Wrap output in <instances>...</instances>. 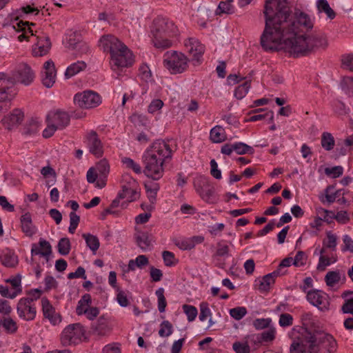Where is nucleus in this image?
I'll list each match as a JSON object with an SVG mask.
<instances>
[{
	"label": "nucleus",
	"instance_id": "7",
	"mask_svg": "<svg viewBox=\"0 0 353 353\" xmlns=\"http://www.w3.org/2000/svg\"><path fill=\"white\" fill-rule=\"evenodd\" d=\"M188 58L181 52L168 51L164 54V66L171 74H180L188 67Z\"/></svg>",
	"mask_w": 353,
	"mask_h": 353
},
{
	"label": "nucleus",
	"instance_id": "34",
	"mask_svg": "<svg viewBox=\"0 0 353 353\" xmlns=\"http://www.w3.org/2000/svg\"><path fill=\"white\" fill-rule=\"evenodd\" d=\"M0 259L1 263L8 268H14L18 264V256L10 252L3 254Z\"/></svg>",
	"mask_w": 353,
	"mask_h": 353
},
{
	"label": "nucleus",
	"instance_id": "42",
	"mask_svg": "<svg viewBox=\"0 0 353 353\" xmlns=\"http://www.w3.org/2000/svg\"><path fill=\"white\" fill-rule=\"evenodd\" d=\"M341 276L339 271H329L325 276V281L327 286L333 287L335 284L339 282Z\"/></svg>",
	"mask_w": 353,
	"mask_h": 353
},
{
	"label": "nucleus",
	"instance_id": "22",
	"mask_svg": "<svg viewBox=\"0 0 353 353\" xmlns=\"http://www.w3.org/2000/svg\"><path fill=\"white\" fill-rule=\"evenodd\" d=\"M185 50L189 59L199 61V40L196 38H188L184 42Z\"/></svg>",
	"mask_w": 353,
	"mask_h": 353
},
{
	"label": "nucleus",
	"instance_id": "19",
	"mask_svg": "<svg viewBox=\"0 0 353 353\" xmlns=\"http://www.w3.org/2000/svg\"><path fill=\"white\" fill-rule=\"evenodd\" d=\"M37 41L32 48V54L34 57L46 55L51 47L50 39L48 37H37Z\"/></svg>",
	"mask_w": 353,
	"mask_h": 353
},
{
	"label": "nucleus",
	"instance_id": "25",
	"mask_svg": "<svg viewBox=\"0 0 353 353\" xmlns=\"http://www.w3.org/2000/svg\"><path fill=\"white\" fill-rule=\"evenodd\" d=\"M208 320L207 323H204L201 329L205 332L212 324L211 312L210 309L208 307L206 303H202L200 304V321L204 322Z\"/></svg>",
	"mask_w": 353,
	"mask_h": 353
},
{
	"label": "nucleus",
	"instance_id": "30",
	"mask_svg": "<svg viewBox=\"0 0 353 353\" xmlns=\"http://www.w3.org/2000/svg\"><path fill=\"white\" fill-rule=\"evenodd\" d=\"M341 90L350 97H353V77L345 76L340 81Z\"/></svg>",
	"mask_w": 353,
	"mask_h": 353
},
{
	"label": "nucleus",
	"instance_id": "37",
	"mask_svg": "<svg viewBox=\"0 0 353 353\" xmlns=\"http://www.w3.org/2000/svg\"><path fill=\"white\" fill-rule=\"evenodd\" d=\"M321 145L327 151L333 149L334 146V139L331 133L327 132H323L321 135Z\"/></svg>",
	"mask_w": 353,
	"mask_h": 353
},
{
	"label": "nucleus",
	"instance_id": "17",
	"mask_svg": "<svg viewBox=\"0 0 353 353\" xmlns=\"http://www.w3.org/2000/svg\"><path fill=\"white\" fill-rule=\"evenodd\" d=\"M23 112L21 110L14 109L9 114L5 116L1 121L6 129L11 130L19 125L23 121Z\"/></svg>",
	"mask_w": 353,
	"mask_h": 353
},
{
	"label": "nucleus",
	"instance_id": "55",
	"mask_svg": "<svg viewBox=\"0 0 353 353\" xmlns=\"http://www.w3.org/2000/svg\"><path fill=\"white\" fill-rule=\"evenodd\" d=\"M233 350L236 353H250V347L247 342H234L232 345Z\"/></svg>",
	"mask_w": 353,
	"mask_h": 353
},
{
	"label": "nucleus",
	"instance_id": "9",
	"mask_svg": "<svg viewBox=\"0 0 353 353\" xmlns=\"http://www.w3.org/2000/svg\"><path fill=\"white\" fill-rule=\"evenodd\" d=\"M74 103L82 109L94 108L101 103V96L94 91L87 90L77 93Z\"/></svg>",
	"mask_w": 353,
	"mask_h": 353
},
{
	"label": "nucleus",
	"instance_id": "2",
	"mask_svg": "<svg viewBox=\"0 0 353 353\" xmlns=\"http://www.w3.org/2000/svg\"><path fill=\"white\" fill-rule=\"evenodd\" d=\"M337 349L336 340L323 330L301 327L292 332L290 353H335Z\"/></svg>",
	"mask_w": 353,
	"mask_h": 353
},
{
	"label": "nucleus",
	"instance_id": "63",
	"mask_svg": "<svg viewBox=\"0 0 353 353\" xmlns=\"http://www.w3.org/2000/svg\"><path fill=\"white\" fill-rule=\"evenodd\" d=\"M293 323L292 316L288 313L281 314L279 318V325L281 327H288Z\"/></svg>",
	"mask_w": 353,
	"mask_h": 353
},
{
	"label": "nucleus",
	"instance_id": "64",
	"mask_svg": "<svg viewBox=\"0 0 353 353\" xmlns=\"http://www.w3.org/2000/svg\"><path fill=\"white\" fill-rule=\"evenodd\" d=\"M150 275L154 282L160 281L163 277V272L160 269L151 266L150 268Z\"/></svg>",
	"mask_w": 353,
	"mask_h": 353
},
{
	"label": "nucleus",
	"instance_id": "13",
	"mask_svg": "<svg viewBox=\"0 0 353 353\" xmlns=\"http://www.w3.org/2000/svg\"><path fill=\"white\" fill-rule=\"evenodd\" d=\"M307 300L313 305L317 307L319 310L323 311L328 310L329 301L327 300V295L323 292L318 290H312L307 292Z\"/></svg>",
	"mask_w": 353,
	"mask_h": 353
},
{
	"label": "nucleus",
	"instance_id": "35",
	"mask_svg": "<svg viewBox=\"0 0 353 353\" xmlns=\"http://www.w3.org/2000/svg\"><path fill=\"white\" fill-rule=\"evenodd\" d=\"M316 6L319 12H325L330 19L335 18L336 12L331 8L327 0H318Z\"/></svg>",
	"mask_w": 353,
	"mask_h": 353
},
{
	"label": "nucleus",
	"instance_id": "57",
	"mask_svg": "<svg viewBox=\"0 0 353 353\" xmlns=\"http://www.w3.org/2000/svg\"><path fill=\"white\" fill-rule=\"evenodd\" d=\"M10 88L7 81H3L0 79V101L9 100L8 90Z\"/></svg>",
	"mask_w": 353,
	"mask_h": 353
},
{
	"label": "nucleus",
	"instance_id": "11",
	"mask_svg": "<svg viewBox=\"0 0 353 353\" xmlns=\"http://www.w3.org/2000/svg\"><path fill=\"white\" fill-rule=\"evenodd\" d=\"M138 188V183L134 179L130 176H125L123 178L121 190L119 192V197L126 199L128 202L134 201L140 195Z\"/></svg>",
	"mask_w": 353,
	"mask_h": 353
},
{
	"label": "nucleus",
	"instance_id": "24",
	"mask_svg": "<svg viewBox=\"0 0 353 353\" xmlns=\"http://www.w3.org/2000/svg\"><path fill=\"white\" fill-rule=\"evenodd\" d=\"M254 114L250 116L248 121H257L263 119H268V123H272L274 120V112L272 110H266L263 108H259L253 111Z\"/></svg>",
	"mask_w": 353,
	"mask_h": 353
},
{
	"label": "nucleus",
	"instance_id": "15",
	"mask_svg": "<svg viewBox=\"0 0 353 353\" xmlns=\"http://www.w3.org/2000/svg\"><path fill=\"white\" fill-rule=\"evenodd\" d=\"M43 71L42 72V83L46 88H51L55 83L57 77V70L52 60L50 59L43 64Z\"/></svg>",
	"mask_w": 353,
	"mask_h": 353
},
{
	"label": "nucleus",
	"instance_id": "62",
	"mask_svg": "<svg viewBox=\"0 0 353 353\" xmlns=\"http://www.w3.org/2000/svg\"><path fill=\"white\" fill-rule=\"evenodd\" d=\"M334 110L339 116L346 115L349 113V109L346 108L345 104L340 101L335 103Z\"/></svg>",
	"mask_w": 353,
	"mask_h": 353
},
{
	"label": "nucleus",
	"instance_id": "18",
	"mask_svg": "<svg viewBox=\"0 0 353 353\" xmlns=\"http://www.w3.org/2000/svg\"><path fill=\"white\" fill-rule=\"evenodd\" d=\"M31 254L32 256L40 254L45 257L48 261L50 255L52 254V246L48 241L41 238L39 245L36 243L32 245Z\"/></svg>",
	"mask_w": 353,
	"mask_h": 353
},
{
	"label": "nucleus",
	"instance_id": "60",
	"mask_svg": "<svg viewBox=\"0 0 353 353\" xmlns=\"http://www.w3.org/2000/svg\"><path fill=\"white\" fill-rule=\"evenodd\" d=\"M163 106V102L162 100L157 99L152 101L148 107V111L149 113L154 114L158 110H161Z\"/></svg>",
	"mask_w": 353,
	"mask_h": 353
},
{
	"label": "nucleus",
	"instance_id": "61",
	"mask_svg": "<svg viewBox=\"0 0 353 353\" xmlns=\"http://www.w3.org/2000/svg\"><path fill=\"white\" fill-rule=\"evenodd\" d=\"M327 175H332V178H338L343 174V169L341 166H334L332 168H327L325 170Z\"/></svg>",
	"mask_w": 353,
	"mask_h": 353
},
{
	"label": "nucleus",
	"instance_id": "39",
	"mask_svg": "<svg viewBox=\"0 0 353 353\" xmlns=\"http://www.w3.org/2000/svg\"><path fill=\"white\" fill-rule=\"evenodd\" d=\"M251 86V81H246L241 85H239L235 88L234 90V97L237 99H243L248 92L249 89Z\"/></svg>",
	"mask_w": 353,
	"mask_h": 353
},
{
	"label": "nucleus",
	"instance_id": "21",
	"mask_svg": "<svg viewBox=\"0 0 353 353\" xmlns=\"http://www.w3.org/2000/svg\"><path fill=\"white\" fill-rule=\"evenodd\" d=\"M20 221L21 230L27 236L31 237L37 233V229L32 223L30 212L23 214L21 216Z\"/></svg>",
	"mask_w": 353,
	"mask_h": 353
},
{
	"label": "nucleus",
	"instance_id": "45",
	"mask_svg": "<svg viewBox=\"0 0 353 353\" xmlns=\"http://www.w3.org/2000/svg\"><path fill=\"white\" fill-rule=\"evenodd\" d=\"M327 240H323V245L327 248L331 249L332 251L336 250L337 245V237L335 234H332V232H327L326 233Z\"/></svg>",
	"mask_w": 353,
	"mask_h": 353
},
{
	"label": "nucleus",
	"instance_id": "4",
	"mask_svg": "<svg viewBox=\"0 0 353 353\" xmlns=\"http://www.w3.org/2000/svg\"><path fill=\"white\" fill-rule=\"evenodd\" d=\"M99 46L104 52L110 53V63L114 70L132 65L130 50L116 37L111 34L103 36L99 40Z\"/></svg>",
	"mask_w": 353,
	"mask_h": 353
},
{
	"label": "nucleus",
	"instance_id": "10",
	"mask_svg": "<svg viewBox=\"0 0 353 353\" xmlns=\"http://www.w3.org/2000/svg\"><path fill=\"white\" fill-rule=\"evenodd\" d=\"M35 75L30 65L25 63H19L12 72V82L19 83L25 85L31 84Z\"/></svg>",
	"mask_w": 353,
	"mask_h": 353
},
{
	"label": "nucleus",
	"instance_id": "3",
	"mask_svg": "<svg viewBox=\"0 0 353 353\" xmlns=\"http://www.w3.org/2000/svg\"><path fill=\"white\" fill-rule=\"evenodd\" d=\"M172 157V150L165 141L157 140L142 155L143 172L148 178L157 181L163 177L164 165Z\"/></svg>",
	"mask_w": 353,
	"mask_h": 353
},
{
	"label": "nucleus",
	"instance_id": "12",
	"mask_svg": "<svg viewBox=\"0 0 353 353\" xmlns=\"http://www.w3.org/2000/svg\"><path fill=\"white\" fill-rule=\"evenodd\" d=\"M17 312L19 316L25 321H30L35 319L37 309L34 304L28 302V299L21 298L17 305Z\"/></svg>",
	"mask_w": 353,
	"mask_h": 353
},
{
	"label": "nucleus",
	"instance_id": "54",
	"mask_svg": "<svg viewBox=\"0 0 353 353\" xmlns=\"http://www.w3.org/2000/svg\"><path fill=\"white\" fill-rule=\"evenodd\" d=\"M94 169L95 171L98 172L100 174L106 176L109 173L110 165L107 160L102 159L97 163Z\"/></svg>",
	"mask_w": 353,
	"mask_h": 353
},
{
	"label": "nucleus",
	"instance_id": "52",
	"mask_svg": "<svg viewBox=\"0 0 353 353\" xmlns=\"http://www.w3.org/2000/svg\"><path fill=\"white\" fill-rule=\"evenodd\" d=\"M164 263L168 267L175 265L178 263V260L175 259L174 253L170 251H163L162 253Z\"/></svg>",
	"mask_w": 353,
	"mask_h": 353
},
{
	"label": "nucleus",
	"instance_id": "32",
	"mask_svg": "<svg viewBox=\"0 0 353 353\" xmlns=\"http://www.w3.org/2000/svg\"><path fill=\"white\" fill-rule=\"evenodd\" d=\"M322 210L324 212L325 214H332V216H330V218L334 219L339 223L346 224L350 220L348 213L345 210L339 211L336 214L334 213V212L331 210L325 209H322Z\"/></svg>",
	"mask_w": 353,
	"mask_h": 353
},
{
	"label": "nucleus",
	"instance_id": "41",
	"mask_svg": "<svg viewBox=\"0 0 353 353\" xmlns=\"http://www.w3.org/2000/svg\"><path fill=\"white\" fill-rule=\"evenodd\" d=\"M325 252V249L322 248L320 251L321 256L319 257V263L317 265V270L319 271H324L325 270L326 266L330 265L332 263H334L336 261V259H334L332 261L331 258L325 256L323 255Z\"/></svg>",
	"mask_w": 353,
	"mask_h": 353
},
{
	"label": "nucleus",
	"instance_id": "49",
	"mask_svg": "<svg viewBox=\"0 0 353 353\" xmlns=\"http://www.w3.org/2000/svg\"><path fill=\"white\" fill-rule=\"evenodd\" d=\"M172 325L168 321H163L160 324L159 334L161 337H168L172 333Z\"/></svg>",
	"mask_w": 353,
	"mask_h": 353
},
{
	"label": "nucleus",
	"instance_id": "33",
	"mask_svg": "<svg viewBox=\"0 0 353 353\" xmlns=\"http://www.w3.org/2000/svg\"><path fill=\"white\" fill-rule=\"evenodd\" d=\"M92 303V298L90 294H83L81 299L78 301L76 308L77 315H82L85 310L88 309Z\"/></svg>",
	"mask_w": 353,
	"mask_h": 353
},
{
	"label": "nucleus",
	"instance_id": "58",
	"mask_svg": "<svg viewBox=\"0 0 353 353\" xmlns=\"http://www.w3.org/2000/svg\"><path fill=\"white\" fill-rule=\"evenodd\" d=\"M307 257L303 251H298L294 259H293L292 264L296 267L303 266L306 263Z\"/></svg>",
	"mask_w": 353,
	"mask_h": 353
},
{
	"label": "nucleus",
	"instance_id": "29",
	"mask_svg": "<svg viewBox=\"0 0 353 353\" xmlns=\"http://www.w3.org/2000/svg\"><path fill=\"white\" fill-rule=\"evenodd\" d=\"M210 137L214 143H221L226 139L225 130L220 125H216L210 130Z\"/></svg>",
	"mask_w": 353,
	"mask_h": 353
},
{
	"label": "nucleus",
	"instance_id": "40",
	"mask_svg": "<svg viewBox=\"0 0 353 353\" xmlns=\"http://www.w3.org/2000/svg\"><path fill=\"white\" fill-rule=\"evenodd\" d=\"M39 123L37 120L31 119L26 123L23 134L26 135L34 134L39 131Z\"/></svg>",
	"mask_w": 353,
	"mask_h": 353
},
{
	"label": "nucleus",
	"instance_id": "44",
	"mask_svg": "<svg viewBox=\"0 0 353 353\" xmlns=\"http://www.w3.org/2000/svg\"><path fill=\"white\" fill-rule=\"evenodd\" d=\"M1 326L4 327L8 333L14 334L17 331V323L11 318H4L1 321Z\"/></svg>",
	"mask_w": 353,
	"mask_h": 353
},
{
	"label": "nucleus",
	"instance_id": "31",
	"mask_svg": "<svg viewBox=\"0 0 353 353\" xmlns=\"http://www.w3.org/2000/svg\"><path fill=\"white\" fill-rule=\"evenodd\" d=\"M82 237L85 239L87 246L95 254L100 246L99 238L90 233L83 234Z\"/></svg>",
	"mask_w": 353,
	"mask_h": 353
},
{
	"label": "nucleus",
	"instance_id": "47",
	"mask_svg": "<svg viewBox=\"0 0 353 353\" xmlns=\"http://www.w3.org/2000/svg\"><path fill=\"white\" fill-rule=\"evenodd\" d=\"M341 67L343 69L353 72V54H343L341 57Z\"/></svg>",
	"mask_w": 353,
	"mask_h": 353
},
{
	"label": "nucleus",
	"instance_id": "48",
	"mask_svg": "<svg viewBox=\"0 0 353 353\" xmlns=\"http://www.w3.org/2000/svg\"><path fill=\"white\" fill-rule=\"evenodd\" d=\"M155 294L158 298V310L160 312H163L167 305L166 299L164 296V289L163 288H159L156 290Z\"/></svg>",
	"mask_w": 353,
	"mask_h": 353
},
{
	"label": "nucleus",
	"instance_id": "20",
	"mask_svg": "<svg viewBox=\"0 0 353 353\" xmlns=\"http://www.w3.org/2000/svg\"><path fill=\"white\" fill-rule=\"evenodd\" d=\"M92 329L94 334L99 336L107 335L111 330L108 319L105 315L101 316L97 322L92 325Z\"/></svg>",
	"mask_w": 353,
	"mask_h": 353
},
{
	"label": "nucleus",
	"instance_id": "38",
	"mask_svg": "<svg viewBox=\"0 0 353 353\" xmlns=\"http://www.w3.org/2000/svg\"><path fill=\"white\" fill-rule=\"evenodd\" d=\"M232 2L221 1L215 10V14L221 16L223 14H230L234 12Z\"/></svg>",
	"mask_w": 353,
	"mask_h": 353
},
{
	"label": "nucleus",
	"instance_id": "27",
	"mask_svg": "<svg viewBox=\"0 0 353 353\" xmlns=\"http://www.w3.org/2000/svg\"><path fill=\"white\" fill-rule=\"evenodd\" d=\"M86 63L83 61H78L70 65L65 72V77L66 79H70L72 77L76 75L81 71L84 70L86 68Z\"/></svg>",
	"mask_w": 353,
	"mask_h": 353
},
{
	"label": "nucleus",
	"instance_id": "36",
	"mask_svg": "<svg viewBox=\"0 0 353 353\" xmlns=\"http://www.w3.org/2000/svg\"><path fill=\"white\" fill-rule=\"evenodd\" d=\"M58 252L61 255L66 256L70 253L71 243L70 239L67 237L61 238L57 244Z\"/></svg>",
	"mask_w": 353,
	"mask_h": 353
},
{
	"label": "nucleus",
	"instance_id": "28",
	"mask_svg": "<svg viewBox=\"0 0 353 353\" xmlns=\"http://www.w3.org/2000/svg\"><path fill=\"white\" fill-rule=\"evenodd\" d=\"M199 243V236H194L191 238L183 239L175 242V245L183 250H190L195 247Z\"/></svg>",
	"mask_w": 353,
	"mask_h": 353
},
{
	"label": "nucleus",
	"instance_id": "14",
	"mask_svg": "<svg viewBox=\"0 0 353 353\" xmlns=\"http://www.w3.org/2000/svg\"><path fill=\"white\" fill-rule=\"evenodd\" d=\"M86 145L89 152L96 157H101L103 154V144L97 133L91 130L86 136Z\"/></svg>",
	"mask_w": 353,
	"mask_h": 353
},
{
	"label": "nucleus",
	"instance_id": "53",
	"mask_svg": "<svg viewBox=\"0 0 353 353\" xmlns=\"http://www.w3.org/2000/svg\"><path fill=\"white\" fill-rule=\"evenodd\" d=\"M270 274L265 275L260 281L259 290L261 292H269L270 285L274 283V280H271Z\"/></svg>",
	"mask_w": 353,
	"mask_h": 353
},
{
	"label": "nucleus",
	"instance_id": "5",
	"mask_svg": "<svg viewBox=\"0 0 353 353\" xmlns=\"http://www.w3.org/2000/svg\"><path fill=\"white\" fill-rule=\"evenodd\" d=\"M152 41L157 48L165 49L171 47L178 34L177 27L173 21L162 16L157 17L150 28Z\"/></svg>",
	"mask_w": 353,
	"mask_h": 353
},
{
	"label": "nucleus",
	"instance_id": "16",
	"mask_svg": "<svg viewBox=\"0 0 353 353\" xmlns=\"http://www.w3.org/2000/svg\"><path fill=\"white\" fill-rule=\"evenodd\" d=\"M41 305L43 316L52 324L57 325L61 321V315L55 312L54 307L46 297L41 299Z\"/></svg>",
	"mask_w": 353,
	"mask_h": 353
},
{
	"label": "nucleus",
	"instance_id": "46",
	"mask_svg": "<svg viewBox=\"0 0 353 353\" xmlns=\"http://www.w3.org/2000/svg\"><path fill=\"white\" fill-rule=\"evenodd\" d=\"M275 332L274 328L270 327L268 330L258 334L257 339L259 342L272 341L275 339Z\"/></svg>",
	"mask_w": 353,
	"mask_h": 353
},
{
	"label": "nucleus",
	"instance_id": "26",
	"mask_svg": "<svg viewBox=\"0 0 353 353\" xmlns=\"http://www.w3.org/2000/svg\"><path fill=\"white\" fill-rule=\"evenodd\" d=\"M200 196L207 203H214L216 201V196L214 194V188L212 185H203L201 188Z\"/></svg>",
	"mask_w": 353,
	"mask_h": 353
},
{
	"label": "nucleus",
	"instance_id": "56",
	"mask_svg": "<svg viewBox=\"0 0 353 353\" xmlns=\"http://www.w3.org/2000/svg\"><path fill=\"white\" fill-rule=\"evenodd\" d=\"M183 310L187 315L189 321H192L195 319L197 315L196 307L192 305L185 304L183 305Z\"/></svg>",
	"mask_w": 353,
	"mask_h": 353
},
{
	"label": "nucleus",
	"instance_id": "8",
	"mask_svg": "<svg viewBox=\"0 0 353 353\" xmlns=\"http://www.w3.org/2000/svg\"><path fill=\"white\" fill-rule=\"evenodd\" d=\"M85 334L83 326L79 323H72L66 326L61 332L60 341L63 346L78 344Z\"/></svg>",
	"mask_w": 353,
	"mask_h": 353
},
{
	"label": "nucleus",
	"instance_id": "50",
	"mask_svg": "<svg viewBox=\"0 0 353 353\" xmlns=\"http://www.w3.org/2000/svg\"><path fill=\"white\" fill-rule=\"evenodd\" d=\"M121 161L128 168L132 169L136 174H141L143 171L140 165L129 157L123 158Z\"/></svg>",
	"mask_w": 353,
	"mask_h": 353
},
{
	"label": "nucleus",
	"instance_id": "59",
	"mask_svg": "<svg viewBox=\"0 0 353 353\" xmlns=\"http://www.w3.org/2000/svg\"><path fill=\"white\" fill-rule=\"evenodd\" d=\"M272 322L271 319H256L253 322V325L256 330H262L269 327L270 323Z\"/></svg>",
	"mask_w": 353,
	"mask_h": 353
},
{
	"label": "nucleus",
	"instance_id": "6",
	"mask_svg": "<svg viewBox=\"0 0 353 353\" xmlns=\"http://www.w3.org/2000/svg\"><path fill=\"white\" fill-rule=\"evenodd\" d=\"M70 121V116L65 111H50L46 116L47 128L43 131L44 138L51 137L57 130H63Z\"/></svg>",
	"mask_w": 353,
	"mask_h": 353
},
{
	"label": "nucleus",
	"instance_id": "1",
	"mask_svg": "<svg viewBox=\"0 0 353 353\" xmlns=\"http://www.w3.org/2000/svg\"><path fill=\"white\" fill-rule=\"evenodd\" d=\"M265 28L260 44L266 52L283 49L293 57L308 56L328 46L326 35L314 32L299 34L303 29L309 30L313 23L309 16L301 12L293 17L287 0H265L263 10Z\"/></svg>",
	"mask_w": 353,
	"mask_h": 353
},
{
	"label": "nucleus",
	"instance_id": "23",
	"mask_svg": "<svg viewBox=\"0 0 353 353\" xmlns=\"http://www.w3.org/2000/svg\"><path fill=\"white\" fill-rule=\"evenodd\" d=\"M134 239L137 245L144 252L150 250L151 242L148 233L136 230Z\"/></svg>",
	"mask_w": 353,
	"mask_h": 353
},
{
	"label": "nucleus",
	"instance_id": "43",
	"mask_svg": "<svg viewBox=\"0 0 353 353\" xmlns=\"http://www.w3.org/2000/svg\"><path fill=\"white\" fill-rule=\"evenodd\" d=\"M234 151L238 154H252L254 152V150L252 147L242 143V142H237L234 143Z\"/></svg>",
	"mask_w": 353,
	"mask_h": 353
},
{
	"label": "nucleus",
	"instance_id": "51",
	"mask_svg": "<svg viewBox=\"0 0 353 353\" xmlns=\"http://www.w3.org/2000/svg\"><path fill=\"white\" fill-rule=\"evenodd\" d=\"M247 314V309L245 307H236L230 310V316L235 320L239 321Z\"/></svg>",
	"mask_w": 353,
	"mask_h": 353
}]
</instances>
